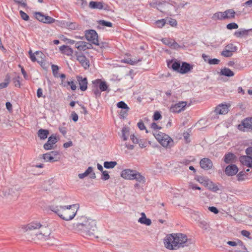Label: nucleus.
Returning a JSON list of instances; mask_svg holds the SVG:
<instances>
[{"mask_svg": "<svg viewBox=\"0 0 252 252\" xmlns=\"http://www.w3.org/2000/svg\"><path fill=\"white\" fill-rule=\"evenodd\" d=\"M89 6L92 9H102L103 8V3L100 1H91L89 3Z\"/></svg>", "mask_w": 252, "mask_h": 252, "instance_id": "22", "label": "nucleus"}, {"mask_svg": "<svg viewBox=\"0 0 252 252\" xmlns=\"http://www.w3.org/2000/svg\"><path fill=\"white\" fill-rule=\"evenodd\" d=\"M168 23L172 27H175L177 25V22L176 20L174 19H170L168 21Z\"/></svg>", "mask_w": 252, "mask_h": 252, "instance_id": "63", "label": "nucleus"}, {"mask_svg": "<svg viewBox=\"0 0 252 252\" xmlns=\"http://www.w3.org/2000/svg\"><path fill=\"white\" fill-rule=\"evenodd\" d=\"M88 175H90V178L91 179H94L96 178L95 174L93 172V168L92 167H89L84 173H80L78 176L80 179H82Z\"/></svg>", "mask_w": 252, "mask_h": 252, "instance_id": "17", "label": "nucleus"}, {"mask_svg": "<svg viewBox=\"0 0 252 252\" xmlns=\"http://www.w3.org/2000/svg\"><path fill=\"white\" fill-rule=\"evenodd\" d=\"M67 84L70 86L71 89L72 90H75L76 89V85L75 84V83H74L73 81H68L67 82Z\"/></svg>", "mask_w": 252, "mask_h": 252, "instance_id": "61", "label": "nucleus"}, {"mask_svg": "<svg viewBox=\"0 0 252 252\" xmlns=\"http://www.w3.org/2000/svg\"><path fill=\"white\" fill-rule=\"evenodd\" d=\"M129 110V109H122L121 110L120 115L122 119H124L126 118Z\"/></svg>", "mask_w": 252, "mask_h": 252, "instance_id": "46", "label": "nucleus"}, {"mask_svg": "<svg viewBox=\"0 0 252 252\" xmlns=\"http://www.w3.org/2000/svg\"><path fill=\"white\" fill-rule=\"evenodd\" d=\"M101 179L103 180H107L110 178V176L107 171H103Z\"/></svg>", "mask_w": 252, "mask_h": 252, "instance_id": "51", "label": "nucleus"}, {"mask_svg": "<svg viewBox=\"0 0 252 252\" xmlns=\"http://www.w3.org/2000/svg\"><path fill=\"white\" fill-rule=\"evenodd\" d=\"M226 28L230 30L237 29L238 28V25L235 23H231L226 25Z\"/></svg>", "mask_w": 252, "mask_h": 252, "instance_id": "44", "label": "nucleus"}, {"mask_svg": "<svg viewBox=\"0 0 252 252\" xmlns=\"http://www.w3.org/2000/svg\"><path fill=\"white\" fill-rule=\"evenodd\" d=\"M238 128L240 130L245 131V128L252 129V118H247L242 122L241 125H239Z\"/></svg>", "mask_w": 252, "mask_h": 252, "instance_id": "14", "label": "nucleus"}, {"mask_svg": "<svg viewBox=\"0 0 252 252\" xmlns=\"http://www.w3.org/2000/svg\"><path fill=\"white\" fill-rule=\"evenodd\" d=\"M154 135L158 142L166 148H170L174 145L172 139L164 133L156 131L154 133Z\"/></svg>", "mask_w": 252, "mask_h": 252, "instance_id": "5", "label": "nucleus"}, {"mask_svg": "<svg viewBox=\"0 0 252 252\" xmlns=\"http://www.w3.org/2000/svg\"><path fill=\"white\" fill-rule=\"evenodd\" d=\"M59 69V67L58 65H54V64H53L52 65V69L53 73L55 77H58V71Z\"/></svg>", "mask_w": 252, "mask_h": 252, "instance_id": "50", "label": "nucleus"}, {"mask_svg": "<svg viewBox=\"0 0 252 252\" xmlns=\"http://www.w3.org/2000/svg\"><path fill=\"white\" fill-rule=\"evenodd\" d=\"M42 158L44 161L50 162L57 161L59 159V158H58V159H54V157L53 156H51V154H49V153L43 154Z\"/></svg>", "mask_w": 252, "mask_h": 252, "instance_id": "26", "label": "nucleus"}, {"mask_svg": "<svg viewBox=\"0 0 252 252\" xmlns=\"http://www.w3.org/2000/svg\"><path fill=\"white\" fill-rule=\"evenodd\" d=\"M22 228L25 232H27L30 235L34 241L47 242V244L49 245L54 244L55 239L50 237L51 230L45 224H42L37 221H33L27 225H23Z\"/></svg>", "mask_w": 252, "mask_h": 252, "instance_id": "1", "label": "nucleus"}, {"mask_svg": "<svg viewBox=\"0 0 252 252\" xmlns=\"http://www.w3.org/2000/svg\"><path fill=\"white\" fill-rule=\"evenodd\" d=\"M117 164L116 161H105L104 162V167L107 169H112L115 167Z\"/></svg>", "mask_w": 252, "mask_h": 252, "instance_id": "34", "label": "nucleus"}, {"mask_svg": "<svg viewBox=\"0 0 252 252\" xmlns=\"http://www.w3.org/2000/svg\"><path fill=\"white\" fill-rule=\"evenodd\" d=\"M161 117V115L160 113L158 111H156L155 112L154 115L153 116V119L155 121H158L160 119Z\"/></svg>", "mask_w": 252, "mask_h": 252, "instance_id": "55", "label": "nucleus"}, {"mask_svg": "<svg viewBox=\"0 0 252 252\" xmlns=\"http://www.w3.org/2000/svg\"><path fill=\"white\" fill-rule=\"evenodd\" d=\"M74 230L82 233L83 235L98 238L99 230L96 221L85 216L77 218V222L73 225Z\"/></svg>", "mask_w": 252, "mask_h": 252, "instance_id": "2", "label": "nucleus"}, {"mask_svg": "<svg viewBox=\"0 0 252 252\" xmlns=\"http://www.w3.org/2000/svg\"><path fill=\"white\" fill-rule=\"evenodd\" d=\"M223 15H224V14H223V12H218L215 13L213 15L212 18L215 20H224Z\"/></svg>", "mask_w": 252, "mask_h": 252, "instance_id": "35", "label": "nucleus"}, {"mask_svg": "<svg viewBox=\"0 0 252 252\" xmlns=\"http://www.w3.org/2000/svg\"><path fill=\"white\" fill-rule=\"evenodd\" d=\"M58 141L57 137L55 135H51L47 142L43 145V148L46 150H50L54 149V145Z\"/></svg>", "mask_w": 252, "mask_h": 252, "instance_id": "12", "label": "nucleus"}, {"mask_svg": "<svg viewBox=\"0 0 252 252\" xmlns=\"http://www.w3.org/2000/svg\"><path fill=\"white\" fill-rule=\"evenodd\" d=\"M200 165V167L205 170L211 169L213 165L212 161L208 158H203L201 159Z\"/></svg>", "mask_w": 252, "mask_h": 252, "instance_id": "16", "label": "nucleus"}, {"mask_svg": "<svg viewBox=\"0 0 252 252\" xmlns=\"http://www.w3.org/2000/svg\"><path fill=\"white\" fill-rule=\"evenodd\" d=\"M221 55L225 57H230L232 56L233 53L224 48V50L221 52Z\"/></svg>", "mask_w": 252, "mask_h": 252, "instance_id": "41", "label": "nucleus"}, {"mask_svg": "<svg viewBox=\"0 0 252 252\" xmlns=\"http://www.w3.org/2000/svg\"><path fill=\"white\" fill-rule=\"evenodd\" d=\"M75 46L79 51H85L87 49L86 42L85 41H80L76 42Z\"/></svg>", "mask_w": 252, "mask_h": 252, "instance_id": "28", "label": "nucleus"}, {"mask_svg": "<svg viewBox=\"0 0 252 252\" xmlns=\"http://www.w3.org/2000/svg\"><path fill=\"white\" fill-rule=\"evenodd\" d=\"M192 244V241L188 239L187 236L182 233L168 235L164 240L165 247L170 250H176L189 247Z\"/></svg>", "mask_w": 252, "mask_h": 252, "instance_id": "3", "label": "nucleus"}, {"mask_svg": "<svg viewBox=\"0 0 252 252\" xmlns=\"http://www.w3.org/2000/svg\"><path fill=\"white\" fill-rule=\"evenodd\" d=\"M244 176L245 174L243 172H239L238 174L237 175V180L239 181H242L244 180Z\"/></svg>", "mask_w": 252, "mask_h": 252, "instance_id": "54", "label": "nucleus"}, {"mask_svg": "<svg viewBox=\"0 0 252 252\" xmlns=\"http://www.w3.org/2000/svg\"><path fill=\"white\" fill-rule=\"evenodd\" d=\"M220 62V60L217 59H211L209 62V64H218Z\"/></svg>", "mask_w": 252, "mask_h": 252, "instance_id": "57", "label": "nucleus"}, {"mask_svg": "<svg viewBox=\"0 0 252 252\" xmlns=\"http://www.w3.org/2000/svg\"><path fill=\"white\" fill-rule=\"evenodd\" d=\"M34 14L36 19L44 23L51 24L55 21V20L51 17L44 15L41 12H37Z\"/></svg>", "mask_w": 252, "mask_h": 252, "instance_id": "11", "label": "nucleus"}, {"mask_svg": "<svg viewBox=\"0 0 252 252\" xmlns=\"http://www.w3.org/2000/svg\"><path fill=\"white\" fill-rule=\"evenodd\" d=\"M85 37L86 39L91 42L93 44L96 45H99L98 40L97 33L94 30H91L86 31L85 33Z\"/></svg>", "mask_w": 252, "mask_h": 252, "instance_id": "10", "label": "nucleus"}, {"mask_svg": "<svg viewBox=\"0 0 252 252\" xmlns=\"http://www.w3.org/2000/svg\"><path fill=\"white\" fill-rule=\"evenodd\" d=\"M191 68L192 67L189 63L184 62L180 67L179 72L182 74H185L189 71Z\"/></svg>", "mask_w": 252, "mask_h": 252, "instance_id": "23", "label": "nucleus"}, {"mask_svg": "<svg viewBox=\"0 0 252 252\" xmlns=\"http://www.w3.org/2000/svg\"><path fill=\"white\" fill-rule=\"evenodd\" d=\"M64 53L67 56H71L73 54V50L72 48L68 47L66 50L64 51Z\"/></svg>", "mask_w": 252, "mask_h": 252, "instance_id": "56", "label": "nucleus"}, {"mask_svg": "<svg viewBox=\"0 0 252 252\" xmlns=\"http://www.w3.org/2000/svg\"><path fill=\"white\" fill-rule=\"evenodd\" d=\"M150 5L151 7L157 8L158 10L162 12H165L168 13H171V7L172 4L165 2H161L157 0H153L150 3Z\"/></svg>", "mask_w": 252, "mask_h": 252, "instance_id": "6", "label": "nucleus"}, {"mask_svg": "<svg viewBox=\"0 0 252 252\" xmlns=\"http://www.w3.org/2000/svg\"><path fill=\"white\" fill-rule=\"evenodd\" d=\"M117 106L122 109H129L127 105L123 101H120L117 104Z\"/></svg>", "mask_w": 252, "mask_h": 252, "instance_id": "38", "label": "nucleus"}, {"mask_svg": "<svg viewBox=\"0 0 252 252\" xmlns=\"http://www.w3.org/2000/svg\"><path fill=\"white\" fill-rule=\"evenodd\" d=\"M187 106V101H179L178 103L172 104L170 108V111L174 113H179L184 111Z\"/></svg>", "mask_w": 252, "mask_h": 252, "instance_id": "9", "label": "nucleus"}, {"mask_svg": "<svg viewBox=\"0 0 252 252\" xmlns=\"http://www.w3.org/2000/svg\"><path fill=\"white\" fill-rule=\"evenodd\" d=\"M155 23L158 27L161 28L165 25L166 21L164 19H161L157 21Z\"/></svg>", "mask_w": 252, "mask_h": 252, "instance_id": "45", "label": "nucleus"}, {"mask_svg": "<svg viewBox=\"0 0 252 252\" xmlns=\"http://www.w3.org/2000/svg\"><path fill=\"white\" fill-rule=\"evenodd\" d=\"M35 56L37 59H39L41 62L42 61V59L45 57L44 55L41 51H36L35 52Z\"/></svg>", "mask_w": 252, "mask_h": 252, "instance_id": "48", "label": "nucleus"}, {"mask_svg": "<svg viewBox=\"0 0 252 252\" xmlns=\"http://www.w3.org/2000/svg\"><path fill=\"white\" fill-rule=\"evenodd\" d=\"M241 233L244 237H247L248 238H250V232L247 230H243L241 231Z\"/></svg>", "mask_w": 252, "mask_h": 252, "instance_id": "62", "label": "nucleus"}, {"mask_svg": "<svg viewBox=\"0 0 252 252\" xmlns=\"http://www.w3.org/2000/svg\"><path fill=\"white\" fill-rule=\"evenodd\" d=\"M19 189L20 188L16 186L4 189L2 190V194L4 197L10 199L17 197L18 195Z\"/></svg>", "mask_w": 252, "mask_h": 252, "instance_id": "8", "label": "nucleus"}, {"mask_svg": "<svg viewBox=\"0 0 252 252\" xmlns=\"http://www.w3.org/2000/svg\"><path fill=\"white\" fill-rule=\"evenodd\" d=\"M133 180H135L137 183L144 184L146 182V179L140 173L136 171L133 176Z\"/></svg>", "mask_w": 252, "mask_h": 252, "instance_id": "21", "label": "nucleus"}, {"mask_svg": "<svg viewBox=\"0 0 252 252\" xmlns=\"http://www.w3.org/2000/svg\"><path fill=\"white\" fill-rule=\"evenodd\" d=\"M20 76H15L13 79V83L15 87H20L21 84H20Z\"/></svg>", "mask_w": 252, "mask_h": 252, "instance_id": "43", "label": "nucleus"}, {"mask_svg": "<svg viewBox=\"0 0 252 252\" xmlns=\"http://www.w3.org/2000/svg\"><path fill=\"white\" fill-rule=\"evenodd\" d=\"M66 26L70 30H75L78 27V25L76 23H67Z\"/></svg>", "mask_w": 252, "mask_h": 252, "instance_id": "49", "label": "nucleus"}, {"mask_svg": "<svg viewBox=\"0 0 252 252\" xmlns=\"http://www.w3.org/2000/svg\"><path fill=\"white\" fill-rule=\"evenodd\" d=\"M209 190L214 192H216L219 190V188L217 185L213 183V184L211 185V187L209 189Z\"/></svg>", "mask_w": 252, "mask_h": 252, "instance_id": "58", "label": "nucleus"}, {"mask_svg": "<svg viewBox=\"0 0 252 252\" xmlns=\"http://www.w3.org/2000/svg\"><path fill=\"white\" fill-rule=\"evenodd\" d=\"M224 19H232L235 18V12L233 9H230L223 12Z\"/></svg>", "mask_w": 252, "mask_h": 252, "instance_id": "25", "label": "nucleus"}, {"mask_svg": "<svg viewBox=\"0 0 252 252\" xmlns=\"http://www.w3.org/2000/svg\"><path fill=\"white\" fill-rule=\"evenodd\" d=\"M77 207L73 204L68 206H52L50 210L57 214L61 219L70 220L74 218L77 212Z\"/></svg>", "mask_w": 252, "mask_h": 252, "instance_id": "4", "label": "nucleus"}, {"mask_svg": "<svg viewBox=\"0 0 252 252\" xmlns=\"http://www.w3.org/2000/svg\"><path fill=\"white\" fill-rule=\"evenodd\" d=\"M173 40H170L167 38H163L162 39V41L164 44L165 45H167L171 47V44H172V42H173Z\"/></svg>", "mask_w": 252, "mask_h": 252, "instance_id": "60", "label": "nucleus"}, {"mask_svg": "<svg viewBox=\"0 0 252 252\" xmlns=\"http://www.w3.org/2000/svg\"><path fill=\"white\" fill-rule=\"evenodd\" d=\"M75 55L76 56L77 60L85 69H87L89 67V62L84 55L82 54H79L77 52H75Z\"/></svg>", "mask_w": 252, "mask_h": 252, "instance_id": "13", "label": "nucleus"}, {"mask_svg": "<svg viewBox=\"0 0 252 252\" xmlns=\"http://www.w3.org/2000/svg\"><path fill=\"white\" fill-rule=\"evenodd\" d=\"M206 177H203V176H198L195 178V180L198 181L200 184H202L205 181V179H206Z\"/></svg>", "mask_w": 252, "mask_h": 252, "instance_id": "59", "label": "nucleus"}, {"mask_svg": "<svg viewBox=\"0 0 252 252\" xmlns=\"http://www.w3.org/2000/svg\"><path fill=\"white\" fill-rule=\"evenodd\" d=\"M141 61L140 60H132L130 59H124V62L125 63H128L129 64H131V65H134L135 64H136V63H137L138 62Z\"/></svg>", "mask_w": 252, "mask_h": 252, "instance_id": "40", "label": "nucleus"}, {"mask_svg": "<svg viewBox=\"0 0 252 252\" xmlns=\"http://www.w3.org/2000/svg\"><path fill=\"white\" fill-rule=\"evenodd\" d=\"M99 24L100 25H101L103 26H106V27H112V23L110 22H108V21H106L105 20H100L99 21Z\"/></svg>", "mask_w": 252, "mask_h": 252, "instance_id": "47", "label": "nucleus"}, {"mask_svg": "<svg viewBox=\"0 0 252 252\" xmlns=\"http://www.w3.org/2000/svg\"><path fill=\"white\" fill-rule=\"evenodd\" d=\"M141 217L139 219L138 222L146 225H150L152 223L151 220L146 218L144 213H141Z\"/></svg>", "mask_w": 252, "mask_h": 252, "instance_id": "24", "label": "nucleus"}, {"mask_svg": "<svg viewBox=\"0 0 252 252\" xmlns=\"http://www.w3.org/2000/svg\"><path fill=\"white\" fill-rule=\"evenodd\" d=\"M136 171L130 169H124L121 173V176L126 180H132Z\"/></svg>", "mask_w": 252, "mask_h": 252, "instance_id": "15", "label": "nucleus"}, {"mask_svg": "<svg viewBox=\"0 0 252 252\" xmlns=\"http://www.w3.org/2000/svg\"><path fill=\"white\" fill-rule=\"evenodd\" d=\"M181 64L179 62H175L171 65V67L175 71L179 72L180 69Z\"/></svg>", "mask_w": 252, "mask_h": 252, "instance_id": "37", "label": "nucleus"}, {"mask_svg": "<svg viewBox=\"0 0 252 252\" xmlns=\"http://www.w3.org/2000/svg\"><path fill=\"white\" fill-rule=\"evenodd\" d=\"M225 48L227 50L230 51V52H231L232 53L237 50V47L232 44H228L225 47Z\"/></svg>", "mask_w": 252, "mask_h": 252, "instance_id": "39", "label": "nucleus"}, {"mask_svg": "<svg viewBox=\"0 0 252 252\" xmlns=\"http://www.w3.org/2000/svg\"><path fill=\"white\" fill-rule=\"evenodd\" d=\"M10 76L8 75H7L5 79L4 80V82L0 83V90L5 88H6L7 87L8 85L9 84V83L10 82Z\"/></svg>", "mask_w": 252, "mask_h": 252, "instance_id": "36", "label": "nucleus"}, {"mask_svg": "<svg viewBox=\"0 0 252 252\" xmlns=\"http://www.w3.org/2000/svg\"><path fill=\"white\" fill-rule=\"evenodd\" d=\"M77 80L79 84L80 89L82 91H85L87 89L88 81L86 77L83 78L82 76H77Z\"/></svg>", "mask_w": 252, "mask_h": 252, "instance_id": "20", "label": "nucleus"}, {"mask_svg": "<svg viewBox=\"0 0 252 252\" xmlns=\"http://www.w3.org/2000/svg\"><path fill=\"white\" fill-rule=\"evenodd\" d=\"M215 112L217 114H226L228 112V107L225 104H220L216 107Z\"/></svg>", "mask_w": 252, "mask_h": 252, "instance_id": "19", "label": "nucleus"}, {"mask_svg": "<svg viewBox=\"0 0 252 252\" xmlns=\"http://www.w3.org/2000/svg\"><path fill=\"white\" fill-rule=\"evenodd\" d=\"M199 226L204 230H208L209 228L208 223L205 220H200L198 221Z\"/></svg>", "mask_w": 252, "mask_h": 252, "instance_id": "31", "label": "nucleus"}, {"mask_svg": "<svg viewBox=\"0 0 252 252\" xmlns=\"http://www.w3.org/2000/svg\"><path fill=\"white\" fill-rule=\"evenodd\" d=\"M170 4H172V7H171V11L172 10V7L174 6V10L175 11H176L178 8H180V7H183L184 6V4H179V5H176V3L175 2H172V3H170Z\"/></svg>", "mask_w": 252, "mask_h": 252, "instance_id": "52", "label": "nucleus"}, {"mask_svg": "<svg viewBox=\"0 0 252 252\" xmlns=\"http://www.w3.org/2000/svg\"><path fill=\"white\" fill-rule=\"evenodd\" d=\"M129 135V129L128 127L124 126L122 130V136L121 137L124 141L127 139Z\"/></svg>", "mask_w": 252, "mask_h": 252, "instance_id": "29", "label": "nucleus"}, {"mask_svg": "<svg viewBox=\"0 0 252 252\" xmlns=\"http://www.w3.org/2000/svg\"><path fill=\"white\" fill-rule=\"evenodd\" d=\"M20 16L21 17V18L25 20V21H28L29 19V16L26 13H25L24 12H23V11L21 10L20 11Z\"/></svg>", "mask_w": 252, "mask_h": 252, "instance_id": "53", "label": "nucleus"}, {"mask_svg": "<svg viewBox=\"0 0 252 252\" xmlns=\"http://www.w3.org/2000/svg\"><path fill=\"white\" fill-rule=\"evenodd\" d=\"M49 134V130L47 129H40L37 132L38 136L40 139H45Z\"/></svg>", "mask_w": 252, "mask_h": 252, "instance_id": "27", "label": "nucleus"}, {"mask_svg": "<svg viewBox=\"0 0 252 252\" xmlns=\"http://www.w3.org/2000/svg\"><path fill=\"white\" fill-rule=\"evenodd\" d=\"M99 88L101 91H105L108 89V86L105 82L101 81L99 85Z\"/></svg>", "mask_w": 252, "mask_h": 252, "instance_id": "42", "label": "nucleus"}, {"mask_svg": "<svg viewBox=\"0 0 252 252\" xmlns=\"http://www.w3.org/2000/svg\"><path fill=\"white\" fill-rule=\"evenodd\" d=\"M234 158L235 156L234 154L229 153L225 155L224 161L226 163H231L233 161Z\"/></svg>", "mask_w": 252, "mask_h": 252, "instance_id": "33", "label": "nucleus"}, {"mask_svg": "<svg viewBox=\"0 0 252 252\" xmlns=\"http://www.w3.org/2000/svg\"><path fill=\"white\" fill-rule=\"evenodd\" d=\"M246 153L247 156H241L240 161L243 165L252 168V146L246 149Z\"/></svg>", "mask_w": 252, "mask_h": 252, "instance_id": "7", "label": "nucleus"}, {"mask_svg": "<svg viewBox=\"0 0 252 252\" xmlns=\"http://www.w3.org/2000/svg\"><path fill=\"white\" fill-rule=\"evenodd\" d=\"M238 171V168L236 165L231 164L227 166L225 170V174L229 176L235 175Z\"/></svg>", "mask_w": 252, "mask_h": 252, "instance_id": "18", "label": "nucleus"}, {"mask_svg": "<svg viewBox=\"0 0 252 252\" xmlns=\"http://www.w3.org/2000/svg\"><path fill=\"white\" fill-rule=\"evenodd\" d=\"M220 74L227 77H232L234 75V72L228 68L222 69L220 71Z\"/></svg>", "mask_w": 252, "mask_h": 252, "instance_id": "30", "label": "nucleus"}, {"mask_svg": "<svg viewBox=\"0 0 252 252\" xmlns=\"http://www.w3.org/2000/svg\"><path fill=\"white\" fill-rule=\"evenodd\" d=\"M249 31V30H240L235 32L234 35L237 37H242L244 36L247 35L248 34Z\"/></svg>", "mask_w": 252, "mask_h": 252, "instance_id": "32", "label": "nucleus"}, {"mask_svg": "<svg viewBox=\"0 0 252 252\" xmlns=\"http://www.w3.org/2000/svg\"><path fill=\"white\" fill-rule=\"evenodd\" d=\"M170 47H171L173 49H178V48L181 47V46L173 40V42H172V44H171Z\"/></svg>", "mask_w": 252, "mask_h": 252, "instance_id": "64", "label": "nucleus"}]
</instances>
